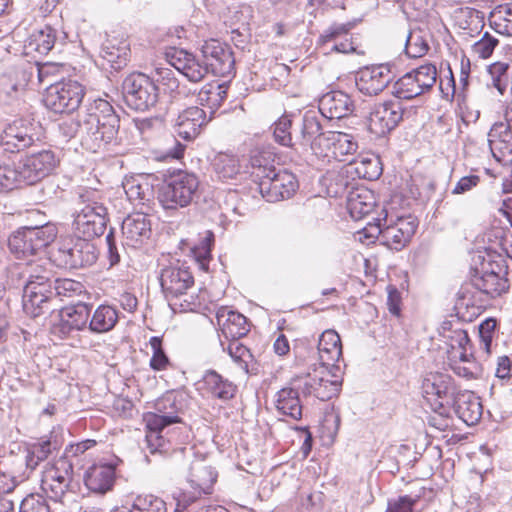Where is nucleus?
I'll list each match as a JSON object with an SVG mask.
<instances>
[{
    "mask_svg": "<svg viewBox=\"0 0 512 512\" xmlns=\"http://www.w3.org/2000/svg\"><path fill=\"white\" fill-rule=\"evenodd\" d=\"M120 119L112 105L104 99H95L89 103L85 111L79 114L77 131L82 145L98 152L107 146L118 143Z\"/></svg>",
    "mask_w": 512,
    "mask_h": 512,
    "instance_id": "obj_1",
    "label": "nucleus"
},
{
    "mask_svg": "<svg viewBox=\"0 0 512 512\" xmlns=\"http://www.w3.org/2000/svg\"><path fill=\"white\" fill-rule=\"evenodd\" d=\"M180 409L175 395L168 393L156 401V412L145 414L144 421L147 428L145 441L151 455L157 453L166 455L169 453L171 449L170 442L161 435V432L165 427L181 421L178 415Z\"/></svg>",
    "mask_w": 512,
    "mask_h": 512,
    "instance_id": "obj_2",
    "label": "nucleus"
},
{
    "mask_svg": "<svg viewBox=\"0 0 512 512\" xmlns=\"http://www.w3.org/2000/svg\"><path fill=\"white\" fill-rule=\"evenodd\" d=\"M336 131H322L319 118L313 112H306L296 134L298 153L311 152L321 158L334 156Z\"/></svg>",
    "mask_w": 512,
    "mask_h": 512,
    "instance_id": "obj_3",
    "label": "nucleus"
},
{
    "mask_svg": "<svg viewBox=\"0 0 512 512\" xmlns=\"http://www.w3.org/2000/svg\"><path fill=\"white\" fill-rule=\"evenodd\" d=\"M93 192L86 191L80 195V207L74 213L75 232L86 239L101 236L107 227V208L92 199Z\"/></svg>",
    "mask_w": 512,
    "mask_h": 512,
    "instance_id": "obj_4",
    "label": "nucleus"
},
{
    "mask_svg": "<svg viewBox=\"0 0 512 512\" xmlns=\"http://www.w3.org/2000/svg\"><path fill=\"white\" fill-rule=\"evenodd\" d=\"M56 235V226L49 223L36 227H22L9 237L8 246L17 258H26L44 250L54 241Z\"/></svg>",
    "mask_w": 512,
    "mask_h": 512,
    "instance_id": "obj_5",
    "label": "nucleus"
},
{
    "mask_svg": "<svg viewBox=\"0 0 512 512\" xmlns=\"http://www.w3.org/2000/svg\"><path fill=\"white\" fill-rule=\"evenodd\" d=\"M27 281L23 289V310L33 317L41 315V305L47 296L43 295L50 291V282L53 278L52 271L42 264H29L27 267Z\"/></svg>",
    "mask_w": 512,
    "mask_h": 512,
    "instance_id": "obj_6",
    "label": "nucleus"
},
{
    "mask_svg": "<svg viewBox=\"0 0 512 512\" xmlns=\"http://www.w3.org/2000/svg\"><path fill=\"white\" fill-rule=\"evenodd\" d=\"M197 177L186 171H179L161 187L158 199L164 209H177L188 206L198 189Z\"/></svg>",
    "mask_w": 512,
    "mask_h": 512,
    "instance_id": "obj_7",
    "label": "nucleus"
},
{
    "mask_svg": "<svg viewBox=\"0 0 512 512\" xmlns=\"http://www.w3.org/2000/svg\"><path fill=\"white\" fill-rule=\"evenodd\" d=\"M59 266L68 269H79L92 266L98 258L93 243L81 236L63 239L54 254Z\"/></svg>",
    "mask_w": 512,
    "mask_h": 512,
    "instance_id": "obj_8",
    "label": "nucleus"
},
{
    "mask_svg": "<svg viewBox=\"0 0 512 512\" xmlns=\"http://www.w3.org/2000/svg\"><path fill=\"white\" fill-rule=\"evenodd\" d=\"M84 87L77 81H62L50 84L43 97L45 107L56 113H72L84 98Z\"/></svg>",
    "mask_w": 512,
    "mask_h": 512,
    "instance_id": "obj_9",
    "label": "nucleus"
},
{
    "mask_svg": "<svg viewBox=\"0 0 512 512\" xmlns=\"http://www.w3.org/2000/svg\"><path fill=\"white\" fill-rule=\"evenodd\" d=\"M122 90L127 105L137 111L149 109L158 99L157 86L143 73L128 75L123 81Z\"/></svg>",
    "mask_w": 512,
    "mask_h": 512,
    "instance_id": "obj_10",
    "label": "nucleus"
},
{
    "mask_svg": "<svg viewBox=\"0 0 512 512\" xmlns=\"http://www.w3.org/2000/svg\"><path fill=\"white\" fill-rule=\"evenodd\" d=\"M417 228L412 216L398 217L388 221L387 214L383 219L378 218L375 226L371 227L380 237L383 245L391 250H402L411 240Z\"/></svg>",
    "mask_w": 512,
    "mask_h": 512,
    "instance_id": "obj_11",
    "label": "nucleus"
},
{
    "mask_svg": "<svg viewBox=\"0 0 512 512\" xmlns=\"http://www.w3.org/2000/svg\"><path fill=\"white\" fill-rule=\"evenodd\" d=\"M73 476V465L61 457L53 464L47 465L42 474L41 488L55 502H63Z\"/></svg>",
    "mask_w": 512,
    "mask_h": 512,
    "instance_id": "obj_12",
    "label": "nucleus"
},
{
    "mask_svg": "<svg viewBox=\"0 0 512 512\" xmlns=\"http://www.w3.org/2000/svg\"><path fill=\"white\" fill-rule=\"evenodd\" d=\"M260 179V192L269 202L288 199L298 188L294 174L285 169H269L265 175L260 176Z\"/></svg>",
    "mask_w": 512,
    "mask_h": 512,
    "instance_id": "obj_13",
    "label": "nucleus"
},
{
    "mask_svg": "<svg viewBox=\"0 0 512 512\" xmlns=\"http://www.w3.org/2000/svg\"><path fill=\"white\" fill-rule=\"evenodd\" d=\"M59 164V158L51 150H41L19 159L18 168L22 170V178L26 185L41 181Z\"/></svg>",
    "mask_w": 512,
    "mask_h": 512,
    "instance_id": "obj_14",
    "label": "nucleus"
},
{
    "mask_svg": "<svg viewBox=\"0 0 512 512\" xmlns=\"http://www.w3.org/2000/svg\"><path fill=\"white\" fill-rule=\"evenodd\" d=\"M208 70L217 76H229L235 67V58L231 47L216 39L205 41L201 48Z\"/></svg>",
    "mask_w": 512,
    "mask_h": 512,
    "instance_id": "obj_15",
    "label": "nucleus"
},
{
    "mask_svg": "<svg viewBox=\"0 0 512 512\" xmlns=\"http://www.w3.org/2000/svg\"><path fill=\"white\" fill-rule=\"evenodd\" d=\"M159 281L162 292L169 301L186 294L194 284L189 268L179 264L164 267L160 272Z\"/></svg>",
    "mask_w": 512,
    "mask_h": 512,
    "instance_id": "obj_16",
    "label": "nucleus"
},
{
    "mask_svg": "<svg viewBox=\"0 0 512 512\" xmlns=\"http://www.w3.org/2000/svg\"><path fill=\"white\" fill-rule=\"evenodd\" d=\"M402 116V108L397 102L375 104L368 118L369 131L378 137L385 136L398 125Z\"/></svg>",
    "mask_w": 512,
    "mask_h": 512,
    "instance_id": "obj_17",
    "label": "nucleus"
},
{
    "mask_svg": "<svg viewBox=\"0 0 512 512\" xmlns=\"http://www.w3.org/2000/svg\"><path fill=\"white\" fill-rule=\"evenodd\" d=\"M165 58L171 66L193 83L202 81L209 72L205 62L183 49L171 47L165 52Z\"/></svg>",
    "mask_w": 512,
    "mask_h": 512,
    "instance_id": "obj_18",
    "label": "nucleus"
},
{
    "mask_svg": "<svg viewBox=\"0 0 512 512\" xmlns=\"http://www.w3.org/2000/svg\"><path fill=\"white\" fill-rule=\"evenodd\" d=\"M422 389L429 400L435 397L439 409L450 408L459 391L450 375L439 372L429 373L423 380Z\"/></svg>",
    "mask_w": 512,
    "mask_h": 512,
    "instance_id": "obj_19",
    "label": "nucleus"
},
{
    "mask_svg": "<svg viewBox=\"0 0 512 512\" xmlns=\"http://www.w3.org/2000/svg\"><path fill=\"white\" fill-rule=\"evenodd\" d=\"M85 487L93 494L105 495L110 492L116 481V464L98 462L89 466L83 475Z\"/></svg>",
    "mask_w": 512,
    "mask_h": 512,
    "instance_id": "obj_20",
    "label": "nucleus"
},
{
    "mask_svg": "<svg viewBox=\"0 0 512 512\" xmlns=\"http://www.w3.org/2000/svg\"><path fill=\"white\" fill-rule=\"evenodd\" d=\"M296 387H301L304 396L313 395L321 401H327L339 392V383L320 376L317 371L314 374L297 375L292 378Z\"/></svg>",
    "mask_w": 512,
    "mask_h": 512,
    "instance_id": "obj_21",
    "label": "nucleus"
},
{
    "mask_svg": "<svg viewBox=\"0 0 512 512\" xmlns=\"http://www.w3.org/2000/svg\"><path fill=\"white\" fill-rule=\"evenodd\" d=\"M392 79L388 65L365 67L357 73L356 87L362 94L374 96L382 92Z\"/></svg>",
    "mask_w": 512,
    "mask_h": 512,
    "instance_id": "obj_22",
    "label": "nucleus"
},
{
    "mask_svg": "<svg viewBox=\"0 0 512 512\" xmlns=\"http://www.w3.org/2000/svg\"><path fill=\"white\" fill-rule=\"evenodd\" d=\"M208 121L203 109L196 106L189 107L178 115L175 131L183 140L192 141L200 134Z\"/></svg>",
    "mask_w": 512,
    "mask_h": 512,
    "instance_id": "obj_23",
    "label": "nucleus"
},
{
    "mask_svg": "<svg viewBox=\"0 0 512 512\" xmlns=\"http://www.w3.org/2000/svg\"><path fill=\"white\" fill-rule=\"evenodd\" d=\"M90 315V306L82 302L64 307L59 312L60 320L55 329L63 336L70 334L72 331L82 330L86 327Z\"/></svg>",
    "mask_w": 512,
    "mask_h": 512,
    "instance_id": "obj_24",
    "label": "nucleus"
},
{
    "mask_svg": "<svg viewBox=\"0 0 512 512\" xmlns=\"http://www.w3.org/2000/svg\"><path fill=\"white\" fill-rule=\"evenodd\" d=\"M354 103L350 96L343 91H330L319 100V111L325 118L341 119L350 115Z\"/></svg>",
    "mask_w": 512,
    "mask_h": 512,
    "instance_id": "obj_25",
    "label": "nucleus"
},
{
    "mask_svg": "<svg viewBox=\"0 0 512 512\" xmlns=\"http://www.w3.org/2000/svg\"><path fill=\"white\" fill-rule=\"evenodd\" d=\"M66 37L65 32L59 31L50 25H45L43 29L29 36L25 48L27 53L34 51L40 55H47L57 43L63 44Z\"/></svg>",
    "mask_w": 512,
    "mask_h": 512,
    "instance_id": "obj_26",
    "label": "nucleus"
},
{
    "mask_svg": "<svg viewBox=\"0 0 512 512\" xmlns=\"http://www.w3.org/2000/svg\"><path fill=\"white\" fill-rule=\"evenodd\" d=\"M457 416L467 425L476 424L482 416L480 399L470 391H458L450 404Z\"/></svg>",
    "mask_w": 512,
    "mask_h": 512,
    "instance_id": "obj_27",
    "label": "nucleus"
},
{
    "mask_svg": "<svg viewBox=\"0 0 512 512\" xmlns=\"http://www.w3.org/2000/svg\"><path fill=\"white\" fill-rule=\"evenodd\" d=\"M28 74L22 69H13L0 76V103L11 104L25 90Z\"/></svg>",
    "mask_w": 512,
    "mask_h": 512,
    "instance_id": "obj_28",
    "label": "nucleus"
},
{
    "mask_svg": "<svg viewBox=\"0 0 512 512\" xmlns=\"http://www.w3.org/2000/svg\"><path fill=\"white\" fill-rule=\"evenodd\" d=\"M122 234L127 245L136 246L151 234L149 217L144 213H133L122 222Z\"/></svg>",
    "mask_w": 512,
    "mask_h": 512,
    "instance_id": "obj_29",
    "label": "nucleus"
},
{
    "mask_svg": "<svg viewBox=\"0 0 512 512\" xmlns=\"http://www.w3.org/2000/svg\"><path fill=\"white\" fill-rule=\"evenodd\" d=\"M301 387H296L289 382V386L280 389L275 395V407L279 414L290 417L293 420H300L303 406L299 397Z\"/></svg>",
    "mask_w": 512,
    "mask_h": 512,
    "instance_id": "obj_30",
    "label": "nucleus"
},
{
    "mask_svg": "<svg viewBox=\"0 0 512 512\" xmlns=\"http://www.w3.org/2000/svg\"><path fill=\"white\" fill-rule=\"evenodd\" d=\"M471 285L490 298L500 296L508 290V281L492 270H476L471 278Z\"/></svg>",
    "mask_w": 512,
    "mask_h": 512,
    "instance_id": "obj_31",
    "label": "nucleus"
},
{
    "mask_svg": "<svg viewBox=\"0 0 512 512\" xmlns=\"http://www.w3.org/2000/svg\"><path fill=\"white\" fill-rule=\"evenodd\" d=\"M216 318L226 339H239L249 331L247 318L239 312L223 307L218 310Z\"/></svg>",
    "mask_w": 512,
    "mask_h": 512,
    "instance_id": "obj_32",
    "label": "nucleus"
},
{
    "mask_svg": "<svg viewBox=\"0 0 512 512\" xmlns=\"http://www.w3.org/2000/svg\"><path fill=\"white\" fill-rule=\"evenodd\" d=\"M216 479L217 473L204 460L196 459L190 463L187 480L199 494H210Z\"/></svg>",
    "mask_w": 512,
    "mask_h": 512,
    "instance_id": "obj_33",
    "label": "nucleus"
},
{
    "mask_svg": "<svg viewBox=\"0 0 512 512\" xmlns=\"http://www.w3.org/2000/svg\"><path fill=\"white\" fill-rule=\"evenodd\" d=\"M128 199L137 204H145L154 198V185L150 175H137L123 182Z\"/></svg>",
    "mask_w": 512,
    "mask_h": 512,
    "instance_id": "obj_34",
    "label": "nucleus"
},
{
    "mask_svg": "<svg viewBox=\"0 0 512 512\" xmlns=\"http://www.w3.org/2000/svg\"><path fill=\"white\" fill-rule=\"evenodd\" d=\"M82 284L78 281L64 278H52L50 282V291L43 293V295L47 296L43 305H41V315L51 310L50 303L55 298H70L75 295H78L82 292Z\"/></svg>",
    "mask_w": 512,
    "mask_h": 512,
    "instance_id": "obj_35",
    "label": "nucleus"
},
{
    "mask_svg": "<svg viewBox=\"0 0 512 512\" xmlns=\"http://www.w3.org/2000/svg\"><path fill=\"white\" fill-rule=\"evenodd\" d=\"M317 349L323 367L334 365L342 357L340 336L334 330L324 331L319 337Z\"/></svg>",
    "mask_w": 512,
    "mask_h": 512,
    "instance_id": "obj_36",
    "label": "nucleus"
},
{
    "mask_svg": "<svg viewBox=\"0 0 512 512\" xmlns=\"http://www.w3.org/2000/svg\"><path fill=\"white\" fill-rule=\"evenodd\" d=\"M100 56L114 70H120L128 61L129 43L126 40L107 39L101 46Z\"/></svg>",
    "mask_w": 512,
    "mask_h": 512,
    "instance_id": "obj_37",
    "label": "nucleus"
},
{
    "mask_svg": "<svg viewBox=\"0 0 512 512\" xmlns=\"http://www.w3.org/2000/svg\"><path fill=\"white\" fill-rule=\"evenodd\" d=\"M203 385L208 393L223 401L232 399L236 393V385L214 370L204 374Z\"/></svg>",
    "mask_w": 512,
    "mask_h": 512,
    "instance_id": "obj_38",
    "label": "nucleus"
},
{
    "mask_svg": "<svg viewBox=\"0 0 512 512\" xmlns=\"http://www.w3.org/2000/svg\"><path fill=\"white\" fill-rule=\"evenodd\" d=\"M452 18L456 26L462 30H466L471 36L474 33H479L484 27L483 13L474 8H457L454 10Z\"/></svg>",
    "mask_w": 512,
    "mask_h": 512,
    "instance_id": "obj_39",
    "label": "nucleus"
},
{
    "mask_svg": "<svg viewBox=\"0 0 512 512\" xmlns=\"http://www.w3.org/2000/svg\"><path fill=\"white\" fill-rule=\"evenodd\" d=\"M347 208L352 218L359 220L374 208V197L367 189H357L349 193Z\"/></svg>",
    "mask_w": 512,
    "mask_h": 512,
    "instance_id": "obj_40",
    "label": "nucleus"
},
{
    "mask_svg": "<svg viewBox=\"0 0 512 512\" xmlns=\"http://www.w3.org/2000/svg\"><path fill=\"white\" fill-rule=\"evenodd\" d=\"M117 322V310L109 305H100L91 316L89 329L92 332L104 333L113 329Z\"/></svg>",
    "mask_w": 512,
    "mask_h": 512,
    "instance_id": "obj_41",
    "label": "nucleus"
},
{
    "mask_svg": "<svg viewBox=\"0 0 512 512\" xmlns=\"http://www.w3.org/2000/svg\"><path fill=\"white\" fill-rule=\"evenodd\" d=\"M227 97V86L225 84L208 83L198 93L197 101L200 105L206 106L214 113Z\"/></svg>",
    "mask_w": 512,
    "mask_h": 512,
    "instance_id": "obj_42",
    "label": "nucleus"
},
{
    "mask_svg": "<svg viewBox=\"0 0 512 512\" xmlns=\"http://www.w3.org/2000/svg\"><path fill=\"white\" fill-rule=\"evenodd\" d=\"M212 165L218 177L224 180L235 178L240 171L239 160L233 154H217Z\"/></svg>",
    "mask_w": 512,
    "mask_h": 512,
    "instance_id": "obj_43",
    "label": "nucleus"
},
{
    "mask_svg": "<svg viewBox=\"0 0 512 512\" xmlns=\"http://www.w3.org/2000/svg\"><path fill=\"white\" fill-rule=\"evenodd\" d=\"M489 23L496 33L512 36V5L500 6L492 11Z\"/></svg>",
    "mask_w": 512,
    "mask_h": 512,
    "instance_id": "obj_44",
    "label": "nucleus"
},
{
    "mask_svg": "<svg viewBox=\"0 0 512 512\" xmlns=\"http://www.w3.org/2000/svg\"><path fill=\"white\" fill-rule=\"evenodd\" d=\"M391 93L395 97L405 100H410L424 94L420 85H417L415 77L410 72L403 75L392 85Z\"/></svg>",
    "mask_w": 512,
    "mask_h": 512,
    "instance_id": "obj_45",
    "label": "nucleus"
},
{
    "mask_svg": "<svg viewBox=\"0 0 512 512\" xmlns=\"http://www.w3.org/2000/svg\"><path fill=\"white\" fill-rule=\"evenodd\" d=\"M291 128L292 120L290 116L283 115L272 125L273 137L278 144L290 147L297 152L296 135L292 136Z\"/></svg>",
    "mask_w": 512,
    "mask_h": 512,
    "instance_id": "obj_46",
    "label": "nucleus"
},
{
    "mask_svg": "<svg viewBox=\"0 0 512 512\" xmlns=\"http://www.w3.org/2000/svg\"><path fill=\"white\" fill-rule=\"evenodd\" d=\"M5 144L9 147L22 150L29 147L33 142V135L27 127H18L15 124L5 130Z\"/></svg>",
    "mask_w": 512,
    "mask_h": 512,
    "instance_id": "obj_47",
    "label": "nucleus"
},
{
    "mask_svg": "<svg viewBox=\"0 0 512 512\" xmlns=\"http://www.w3.org/2000/svg\"><path fill=\"white\" fill-rule=\"evenodd\" d=\"M25 184L18 162L0 165V191H10Z\"/></svg>",
    "mask_w": 512,
    "mask_h": 512,
    "instance_id": "obj_48",
    "label": "nucleus"
},
{
    "mask_svg": "<svg viewBox=\"0 0 512 512\" xmlns=\"http://www.w3.org/2000/svg\"><path fill=\"white\" fill-rule=\"evenodd\" d=\"M0 470L7 473L19 484L29 478L25 468V459L20 455H10L1 459Z\"/></svg>",
    "mask_w": 512,
    "mask_h": 512,
    "instance_id": "obj_49",
    "label": "nucleus"
},
{
    "mask_svg": "<svg viewBox=\"0 0 512 512\" xmlns=\"http://www.w3.org/2000/svg\"><path fill=\"white\" fill-rule=\"evenodd\" d=\"M429 50L428 42L421 30L410 31L405 41V53L409 58L424 56Z\"/></svg>",
    "mask_w": 512,
    "mask_h": 512,
    "instance_id": "obj_50",
    "label": "nucleus"
},
{
    "mask_svg": "<svg viewBox=\"0 0 512 512\" xmlns=\"http://www.w3.org/2000/svg\"><path fill=\"white\" fill-rule=\"evenodd\" d=\"M357 174L367 180H376L382 174L380 159L377 156H365L355 162Z\"/></svg>",
    "mask_w": 512,
    "mask_h": 512,
    "instance_id": "obj_51",
    "label": "nucleus"
},
{
    "mask_svg": "<svg viewBox=\"0 0 512 512\" xmlns=\"http://www.w3.org/2000/svg\"><path fill=\"white\" fill-rule=\"evenodd\" d=\"M353 28V22L333 23L319 36L318 44L322 47H325L330 42L335 43L342 38H346L347 36H350V31Z\"/></svg>",
    "mask_w": 512,
    "mask_h": 512,
    "instance_id": "obj_52",
    "label": "nucleus"
},
{
    "mask_svg": "<svg viewBox=\"0 0 512 512\" xmlns=\"http://www.w3.org/2000/svg\"><path fill=\"white\" fill-rule=\"evenodd\" d=\"M410 74L415 77V81L417 85H420L423 93L428 92L437 81V69L436 66L431 63L419 66L410 71Z\"/></svg>",
    "mask_w": 512,
    "mask_h": 512,
    "instance_id": "obj_53",
    "label": "nucleus"
},
{
    "mask_svg": "<svg viewBox=\"0 0 512 512\" xmlns=\"http://www.w3.org/2000/svg\"><path fill=\"white\" fill-rule=\"evenodd\" d=\"M506 115L509 124L503 122L495 123L488 132V142L492 153H494V149L499 148V144L506 142L510 136L508 130L512 127V107L507 111Z\"/></svg>",
    "mask_w": 512,
    "mask_h": 512,
    "instance_id": "obj_54",
    "label": "nucleus"
},
{
    "mask_svg": "<svg viewBox=\"0 0 512 512\" xmlns=\"http://www.w3.org/2000/svg\"><path fill=\"white\" fill-rule=\"evenodd\" d=\"M129 512H167L166 503L154 495L138 496Z\"/></svg>",
    "mask_w": 512,
    "mask_h": 512,
    "instance_id": "obj_55",
    "label": "nucleus"
},
{
    "mask_svg": "<svg viewBox=\"0 0 512 512\" xmlns=\"http://www.w3.org/2000/svg\"><path fill=\"white\" fill-rule=\"evenodd\" d=\"M357 148L358 144L352 135L336 131L333 158L352 155L357 151Z\"/></svg>",
    "mask_w": 512,
    "mask_h": 512,
    "instance_id": "obj_56",
    "label": "nucleus"
},
{
    "mask_svg": "<svg viewBox=\"0 0 512 512\" xmlns=\"http://www.w3.org/2000/svg\"><path fill=\"white\" fill-rule=\"evenodd\" d=\"M149 344L153 351L150 359V367L156 371L166 369L169 365V359L162 348V339L160 337L153 336L150 338Z\"/></svg>",
    "mask_w": 512,
    "mask_h": 512,
    "instance_id": "obj_57",
    "label": "nucleus"
},
{
    "mask_svg": "<svg viewBox=\"0 0 512 512\" xmlns=\"http://www.w3.org/2000/svg\"><path fill=\"white\" fill-rule=\"evenodd\" d=\"M498 43V39L486 32L480 40L474 43L472 49L480 58L487 59L492 55Z\"/></svg>",
    "mask_w": 512,
    "mask_h": 512,
    "instance_id": "obj_58",
    "label": "nucleus"
},
{
    "mask_svg": "<svg viewBox=\"0 0 512 512\" xmlns=\"http://www.w3.org/2000/svg\"><path fill=\"white\" fill-rule=\"evenodd\" d=\"M19 512H50V509L42 496L31 494L22 500Z\"/></svg>",
    "mask_w": 512,
    "mask_h": 512,
    "instance_id": "obj_59",
    "label": "nucleus"
},
{
    "mask_svg": "<svg viewBox=\"0 0 512 512\" xmlns=\"http://www.w3.org/2000/svg\"><path fill=\"white\" fill-rule=\"evenodd\" d=\"M496 324L497 322L495 319L488 318L479 325L480 343L486 353H489Z\"/></svg>",
    "mask_w": 512,
    "mask_h": 512,
    "instance_id": "obj_60",
    "label": "nucleus"
},
{
    "mask_svg": "<svg viewBox=\"0 0 512 512\" xmlns=\"http://www.w3.org/2000/svg\"><path fill=\"white\" fill-rule=\"evenodd\" d=\"M227 351L234 361L244 363L245 365H247L248 361L252 359L250 350L238 342V339H231V342L227 347Z\"/></svg>",
    "mask_w": 512,
    "mask_h": 512,
    "instance_id": "obj_61",
    "label": "nucleus"
},
{
    "mask_svg": "<svg viewBox=\"0 0 512 512\" xmlns=\"http://www.w3.org/2000/svg\"><path fill=\"white\" fill-rule=\"evenodd\" d=\"M30 448L33 450L34 457H36L37 459H40L41 461H44L54 451L58 450L59 443L56 439H54V440L48 439L45 441L35 443Z\"/></svg>",
    "mask_w": 512,
    "mask_h": 512,
    "instance_id": "obj_62",
    "label": "nucleus"
},
{
    "mask_svg": "<svg viewBox=\"0 0 512 512\" xmlns=\"http://www.w3.org/2000/svg\"><path fill=\"white\" fill-rule=\"evenodd\" d=\"M416 502L417 498H412L408 495L400 496L388 502L386 512H413Z\"/></svg>",
    "mask_w": 512,
    "mask_h": 512,
    "instance_id": "obj_63",
    "label": "nucleus"
},
{
    "mask_svg": "<svg viewBox=\"0 0 512 512\" xmlns=\"http://www.w3.org/2000/svg\"><path fill=\"white\" fill-rule=\"evenodd\" d=\"M481 181L480 176L478 175H468L461 177L458 182L455 184L451 193L453 195H461L471 191L473 188L477 187Z\"/></svg>",
    "mask_w": 512,
    "mask_h": 512,
    "instance_id": "obj_64",
    "label": "nucleus"
}]
</instances>
